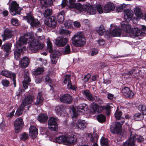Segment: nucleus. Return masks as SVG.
Returning <instances> with one entry per match:
<instances>
[{"mask_svg": "<svg viewBox=\"0 0 146 146\" xmlns=\"http://www.w3.org/2000/svg\"><path fill=\"white\" fill-rule=\"evenodd\" d=\"M96 30L99 35H103L104 33L106 31V30L105 29L103 25H102L97 27L96 29Z\"/></svg>", "mask_w": 146, "mask_h": 146, "instance_id": "c9c22d12", "label": "nucleus"}, {"mask_svg": "<svg viewBox=\"0 0 146 146\" xmlns=\"http://www.w3.org/2000/svg\"><path fill=\"white\" fill-rule=\"evenodd\" d=\"M19 137L21 140L25 141L28 139L29 138V135L26 133H24L21 134L19 136Z\"/></svg>", "mask_w": 146, "mask_h": 146, "instance_id": "09e8293b", "label": "nucleus"}, {"mask_svg": "<svg viewBox=\"0 0 146 146\" xmlns=\"http://www.w3.org/2000/svg\"><path fill=\"white\" fill-rule=\"evenodd\" d=\"M11 44L9 43H6L3 44L1 47V49L6 52L5 54L7 55L11 52Z\"/></svg>", "mask_w": 146, "mask_h": 146, "instance_id": "5701e85b", "label": "nucleus"}, {"mask_svg": "<svg viewBox=\"0 0 146 146\" xmlns=\"http://www.w3.org/2000/svg\"><path fill=\"white\" fill-rule=\"evenodd\" d=\"M96 9H97L99 13L100 14L102 13L104 11L103 10L101 5L100 4H98L96 5Z\"/></svg>", "mask_w": 146, "mask_h": 146, "instance_id": "864d4df0", "label": "nucleus"}, {"mask_svg": "<svg viewBox=\"0 0 146 146\" xmlns=\"http://www.w3.org/2000/svg\"><path fill=\"white\" fill-rule=\"evenodd\" d=\"M31 81V79L29 77V72L27 70L24 71V80L23 82L29 83Z\"/></svg>", "mask_w": 146, "mask_h": 146, "instance_id": "f704fd0d", "label": "nucleus"}, {"mask_svg": "<svg viewBox=\"0 0 146 146\" xmlns=\"http://www.w3.org/2000/svg\"><path fill=\"white\" fill-rule=\"evenodd\" d=\"M52 13V10L47 9L46 10L44 13V15L45 17H46L50 15Z\"/></svg>", "mask_w": 146, "mask_h": 146, "instance_id": "603ef678", "label": "nucleus"}, {"mask_svg": "<svg viewBox=\"0 0 146 146\" xmlns=\"http://www.w3.org/2000/svg\"><path fill=\"white\" fill-rule=\"evenodd\" d=\"M57 119L54 117H50L48 121V128L51 130L56 131L58 130Z\"/></svg>", "mask_w": 146, "mask_h": 146, "instance_id": "9b49d317", "label": "nucleus"}, {"mask_svg": "<svg viewBox=\"0 0 146 146\" xmlns=\"http://www.w3.org/2000/svg\"><path fill=\"white\" fill-rule=\"evenodd\" d=\"M48 119V115L46 114L41 113L38 115V120L40 123H43L46 122Z\"/></svg>", "mask_w": 146, "mask_h": 146, "instance_id": "a878e982", "label": "nucleus"}, {"mask_svg": "<svg viewBox=\"0 0 146 146\" xmlns=\"http://www.w3.org/2000/svg\"><path fill=\"white\" fill-rule=\"evenodd\" d=\"M90 75L89 74H88L86 75L84 78V81L85 82L88 81L90 78Z\"/></svg>", "mask_w": 146, "mask_h": 146, "instance_id": "e2e57ef3", "label": "nucleus"}, {"mask_svg": "<svg viewBox=\"0 0 146 146\" xmlns=\"http://www.w3.org/2000/svg\"><path fill=\"white\" fill-rule=\"evenodd\" d=\"M14 32L8 29H6L4 30V33L2 34L1 36L3 41L8 39L11 38L14 34Z\"/></svg>", "mask_w": 146, "mask_h": 146, "instance_id": "6ab92c4d", "label": "nucleus"}, {"mask_svg": "<svg viewBox=\"0 0 146 146\" xmlns=\"http://www.w3.org/2000/svg\"><path fill=\"white\" fill-rule=\"evenodd\" d=\"M142 115L139 113H135L134 116V119L136 121H140L142 119Z\"/></svg>", "mask_w": 146, "mask_h": 146, "instance_id": "49530a36", "label": "nucleus"}, {"mask_svg": "<svg viewBox=\"0 0 146 146\" xmlns=\"http://www.w3.org/2000/svg\"><path fill=\"white\" fill-rule=\"evenodd\" d=\"M45 24L52 28H54L57 24V21L54 16H51L46 19L45 21Z\"/></svg>", "mask_w": 146, "mask_h": 146, "instance_id": "f8f14e48", "label": "nucleus"}, {"mask_svg": "<svg viewBox=\"0 0 146 146\" xmlns=\"http://www.w3.org/2000/svg\"><path fill=\"white\" fill-rule=\"evenodd\" d=\"M63 108V106L62 105H60L56 106L55 108V110L57 114H58L59 113H60V115L62 114Z\"/></svg>", "mask_w": 146, "mask_h": 146, "instance_id": "c03bdc74", "label": "nucleus"}, {"mask_svg": "<svg viewBox=\"0 0 146 146\" xmlns=\"http://www.w3.org/2000/svg\"><path fill=\"white\" fill-rule=\"evenodd\" d=\"M101 145L103 146H108V140L107 138L102 137L100 140Z\"/></svg>", "mask_w": 146, "mask_h": 146, "instance_id": "a19ab883", "label": "nucleus"}, {"mask_svg": "<svg viewBox=\"0 0 146 146\" xmlns=\"http://www.w3.org/2000/svg\"><path fill=\"white\" fill-rule=\"evenodd\" d=\"M29 130V135L32 137H35L38 134V130L35 126H31Z\"/></svg>", "mask_w": 146, "mask_h": 146, "instance_id": "bb28decb", "label": "nucleus"}, {"mask_svg": "<svg viewBox=\"0 0 146 146\" xmlns=\"http://www.w3.org/2000/svg\"><path fill=\"white\" fill-rule=\"evenodd\" d=\"M85 12H86L89 15H93L96 12V8L94 6H88L86 5Z\"/></svg>", "mask_w": 146, "mask_h": 146, "instance_id": "4be33fe9", "label": "nucleus"}, {"mask_svg": "<svg viewBox=\"0 0 146 146\" xmlns=\"http://www.w3.org/2000/svg\"><path fill=\"white\" fill-rule=\"evenodd\" d=\"M82 92L88 100L92 101L94 100L95 98L88 90H84L82 91Z\"/></svg>", "mask_w": 146, "mask_h": 146, "instance_id": "c85d7f7f", "label": "nucleus"}, {"mask_svg": "<svg viewBox=\"0 0 146 146\" xmlns=\"http://www.w3.org/2000/svg\"><path fill=\"white\" fill-rule=\"evenodd\" d=\"M98 44L102 46L104 44L105 42L102 39H99L98 40Z\"/></svg>", "mask_w": 146, "mask_h": 146, "instance_id": "0e129e2a", "label": "nucleus"}, {"mask_svg": "<svg viewBox=\"0 0 146 146\" xmlns=\"http://www.w3.org/2000/svg\"><path fill=\"white\" fill-rule=\"evenodd\" d=\"M121 33V29L117 27L112 30L111 35L113 37L119 36H120Z\"/></svg>", "mask_w": 146, "mask_h": 146, "instance_id": "2f4dec72", "label": "nucleus"}, {"mask_svg": "<svg viewBox=\"0 0 146 146\" xmlns=\"http://www.w3.org/2000/svg\"><path fill=\"white\" fill-rule=\"evenodd\" d=\"M9 8L10 13L13 15H15L17 14H19L22 9V8L19 7V5L15 1L12 2Z\"/></svg>", "mask_w": 146, "mask_h": 146, "instance_id": "9d476101", "label": "nucleus"}, {"mask_svg": "<svg viewBox=\"0 0 146 146\" xmlns=\"http://www.w3.org/2000/svg\"><path fill=\"white\" fill-rule=\"evenodd\" d=\"M88 139L92 143L94 141V138L91 134H89L88 137Z\"/></svg>", "mask_w": 146, "mask_h": 146, "instance_id": "680f3d73", "label": "nucleus"}, {"mask_svg": "<svg viewBox=\"0 0 146 146\" xmlns=\"http://www.w3.org/2000/svg\"><path fill=\"white\" fill-rule=\"evenodd\" d=\"M72 124L73 127L74 128L83 129L86 128L87 123L84 120L79 119L76 124L73 123Z\"/></svg>", "mask_w": 146, "mask_h": 146, "instance_id": "2eb2a0df", "label": "nucleus"}, {"mask_svg": "<svg viewBox=\"0 0 146 146\" xmlns=\"http://www.w3.org/2000/svg\"><path fill=\"white\" fill-rule=\"evenodd\" d=\"M23 18L24 19L27 20V22L33 27H38L40 26V22L38 20L34 18L31 12L27 14V15L24 16Z\"/></svg>", "mask_w": 146, "mask_h": 146, "instance_id": "6e6552de", "label": "nucleus"}, {"mask_svg": "<svg viewBox=\"0 0 146 146\" xmlns=\"http://www.w3.org/2000/svg\"><path fill=\"white\" fill-rule=\"evenodd\" d=\"M68 40L67 38L63 37H58L54 40V43L57 46L62 47L65 46L67 43Z\"/></svg>", "mask_w": 146, "mask_h": 146, "instance_id": "4468645a", "label": "nucleus"}, {"mask_svg": "<svg viewBox=\"0 0 146 146\" xmlns=\"http://www.w3.org/2000/svg\"><path fill=\"white\" fill-rule=\"evenodd\" d=\"M72 44L75 46L81 47L86 43V39L82 32L76 33L72 38Z\"/></svg>", "mask_w": 146, "mask_h": 146, "instance_id": "39448f33", "label": "nucleus"}, {"mask_svg": "<svg viewBox=\"0 0 146 146\" xmlns=\"http://www.w3.org/2000/svg\"><path fill=\"white\" fill-rule=\"evenodd\" d=\"M70 46L69 45H67L65 48L64 53L65 54H68L70 53Z\"/></svg>", "mask_w": 146, "mask_h": 146, "instance_id": "5fc2aeb1", "label": "nucleus"}, {"mask_svg": "<svg viewBox=\"0 0 146 146\" xmlns=\"http://www.w3.org/2000/svg\"><path fill=\"white\" fill-rule=\"evenodd\" d=\"M44 71L43 67H38L33 71V73L34 75H37L43 73Z\"/></svg>", "mask_w": 146, "mask_h": 146, "instance_id": "4c0bfd02", "label": "nucleus"}, {"mask_svg": "<svg viewBox=\"0 0 146 146\" xmlns=\"http://www.w3.org/2000/svg\"><path fill=\"white\" fill-rule=\"evenodd\" d=\"M29 58L26 57L23 58L21 62V64L22 68H25L27 67L29 62Z\"/></svg>", "mask_w": 146, "mask_h": 146, "instance_id": "7c9ffc66", "label": "nucleus"}, {"mask_svg": "<svg viewBox=\"0 0 146 146\" xmlns=\"http://www.w3.org/2000/svg\"><path fill=\"white\" fill-rule=\"evenodd\" d=\"M70 78V75L68 74L66 75L63 82L65 84L68 83L67 86L68 88L74 90H76V87L75 86L72 85L71 83Z\"/></svg>", "mask_w": 146, "mask_h": 146, "instance_id": "412c9836", "label": "nucleus"}, {"mask_svg": "<svg viewBox=\"0 0 146 146\" xmlns=\"http://www.w3.org/2000/svg\"><path fill=\"white\" fill-rule=\"evenodd\" d=\"M12 24L14 25L17 26L18 24V20L15 19L13 18L11 20Z\"/></svg>", "mask_w": 146, "mask_h": 146, "instance_id": "13d9d810", "label": "nucleus"}, {"mask_svg": "<svg viewBox=\"0 0 146 146\" xmlns=\"http://www.w3.org/2000/svg\"><path fill=\"white\" fill-rule=\"evenodd\" d=\"M138 109L139 111H141L143 115H146V106L139 105L138 106Z\"/></svg>", "mask_w": 146, "mask_h": 146, "instance_id": "ea45409f", "label": "nucleus"}, {"mask_svg": "<svg viewBox=\"0 0 146 146\" xmlns=\"http://www.w3.org/2000/svg\"><path fill=\"white\" fill-rule=\"evenodd\" d=\"M70 2L73 1L74 0H69ZM68 3L67 0H62V2L61 3L62 6L63 7H65Z\"/></svg>", "mask_w": 146, "mask_h": 146, "instance_id": "4d7b16f0", "label": "nucleus"}, {"mask_svg": "<svg viewBox=\"0 0 146 146\" xmlns=\"http://www.w3.org/2000/svg\"><path fill=\"white\" fill-rule=\"evenodd\" d=\"M98 51L96 49H94L92 51V55L93 56L96 55L98 54Z\"/></svg>", "mask_w": 146, "mask_h": 146, "instance_id": "338daca9", "label": "nucleus"}, {"mask_svg": "<svg viewBox=\"0 0 146 146\" xmlns=\"http://www.w3.org/2000/svg\"><path fill=\"white\" fill-rule=\"evenodd\" d=\"M35 100V98L33 96L29 95L25 97L23 100L21 104L24 107L32 103Z\"/></svg>", "mask_w": 146, "mask_h": 146, "instance_id": "aec40b11", "label": "nucleus"}, {"mask_svg": "<svg viewBox=\"0 0 146 146\" xmlns=\"http://www.w3.org/2000/svg\"><path fill=\"white\" fill-rule=\"evenodd\" d=\"M72 6L79 11H84L86 5H82L79 3H76L73 4Z\"/></svg>", "mask_w": 146, "mask_h": 146, "instance_id": "cd10ccee", "label": "nucleus"}, {"mask_svg": "<svg viewBox=\"0 0 146 146\" xmlns=\"http://www.w3.org/2000/svg\"><path fill=\"white\" fill-rule=\"evenodd\" d=\"M41 3V7L42 9L47 7L52 3V0H40Z\"/></svg>", "mask_w": 146, "mask_h": 146, "instance_id": "393cba45", "label": "nucleus"}, {"mask_svg": "<svg viewBox=\"0 0 146 146\" xmlns=\"http://www.w3.org/2000/svg\"><path fill=\"white\" fill-rule=\"evenodd\" d=\"M134 12L135 15L138 18H141L143 17V15L139 8L136 7L135 8L134 10Z\"/></svg>", "mask_w": 146, "mask_h": 146, "instance_id": "e433bc0d", "label": "nucleus"}, {"mask_svg": "<svg viewBox=\"0 0 146 146\" xmlns=\"http://www.w3.org/2000/svg\"><path fill=\"white\" fill-rule=\"evenodd\" d=\"M124 19L126 22H129L132 19L133 13L132 11L127 9L124 11Z\"/></svg>", "mask_w": 146, "mask_h": 146, "instance_id": "dca6fc26", "label": "nucleus"}, {"mask_svg": "<svg viewBox=\"0 0 146 146\" xmlns=\"http://www.w3.org/2000/svg\"><path fill=\"white\" fill-rule=\"evenodd\" d=\"M141 29L142 30V31L140 30L141 33L142 32L144 33L146 35V26L143 25H142V26ZM142 35V33H141V36Z\"/></svg>", "mask_w": 146, "mask_h": 146, "instance_id": "774afa93", "label": "nucleus"}, {"mask_svg": "<svg viewBox=\"0 0 146 146\" xmlns=\"http://www.w3.org/2000/svg\"><path fill=\"white\" fill-rule=\"evenodd\" d=\"M24 123L23 119L21 117L17 118L14 123L15 132L18 133L20 131Z\"/></svg>", "mask_w": 146, "mask_h": 146, "instance_id": "ddd939ff", "label": "nucleus"}, {"mask_svg": "<svg viewBox=\"0 0 146 146\" xmlns=\"http://www.w3.org/2000/svg\"><path fill=\"white\" fill-rule=\"evenodd\" d=\"M97 119L99 122L103 123L105 121L106 117L104 115L101 114L98 115Z\"/></svg>", "mask_w": 146, "mask_h": 146, "instance_id": "a18cd8bd", "label": "nucleus"}, {"mask_svg": "<svg viewBox=\"0 0 146 146\" xmlns=\"http://www.w3.org/2000/svg\"><path fill=\"white\" fill-rule=\"evenodd\" d=\"M115 9V6L113 3L110 2V12L113 11Z\"/></svg>", "mask_w": 146, "mask_h": 146, "instance_id": "69168bd1", "label": "nucleus"}, {"mask_svg": "<svg viewBox=\"0 0 146 146\" xmlns=\"http://www.w3.org/2000/svg\"><path fill=\"white\" fill-rule=\"evenodd\" d=\"M129 22L122 21L121 24V27L123 31L126 32L130 36L136 40L140 38L138 37L141 35L140 30H137L136 31H134L133 28H131V25L129 24Z\"/></svg>", "mask_w": 146, "mask_h": 146, "instance_id": "7ed1b4c3", "label": "nucleus"}, {"mask_svg": "<svg viewBox=\"0 0 146 146\" xmlns=\"http://www.w3.org/2000/svg\"><path fill=\"white\" fill-rule=\"evenodd\" d=\"M66 142L68 143H74L76 141V136L73 135H70L67 137L65 136Z\"/></svg>", "mask_w": 146, "mask_h": 146, "instance_id": "b1692460", "label": "nucleus"}, {"mask_svg": "<svg viewBox=\"0 0 146 146\" xmlns=\"http://www.w3.org/2000/svg\"><path fill=\"white\" fill-rule=\"evenodd\" d=\"M47 44L48 50L49 52L50 53H52V52L53 50L51 42L50 41L48 40L47 41Z\"/></svg>", "mask_w": 146, "mask_h": 146, "instance_id": "3c124183", "label": "nucleus"}, {"mask_svg": "<svg viewBox=\"0 0 146 146\" xmlns=\"http://www.w3.org/2000/svg\"><path fill=\"white\" fill-rule=\"evenodd\" d=\"M24 107L21 104V106L19 107L16 111V113L15 115V116L16 117H18L21 115L24 110Z\"/></svg>", "mask_w": 146, "mask_h": 146, "instance_id": "58836bf2", "label": "nucleus"}, {"mask_svg": "<svg viewBox=\"0 0 146 146\" xmlns=\"http://www.w3.org/2000/svg\"><path fill=\"white\" fill-rule=\"evenodd\" d=\"M44 38L43 36H39L30 42L29 48L32 52L36 53L43 48L44 45L42 42Z\"/></svg>", "mask_w": 146, "mask_h": 146, "instance_id": "20e7f679", "label": "nucleus"}, {"mask_svg": "<svg viewBox=\"0 0 146 146\" xmlns=\"http://www.w3.org/2000/svg\"><path fill=\"white\" fill-rule=\"evenodd\" d=\"M131 130V129L129 130L131 133L130 137L128 140L125 142L123 146H135V141L136 139L138 142H141L143 140L142 136H139L136 138V135H133Z\"/></svg>", "mask_w": 146, "mask_h": 146, "instance_id": "423d86ee", "label": "nucleus"}, {"mask_svg": "<svg viewBox=\"0 0 146 146\" xmlns=\"http://www.w3.org/2000/svg\"><path fill=\"white\" fill-rule=\"evenodd\" d=\"M0 74L7 78H11L15 77V74L12 73L10 71L5 70H2L0 72Z\"/></svg>", "mask_w": 146, "mask_h": 146, "instance_id": "c756f323", "label": "nucleus"}, {"mask_svg": "<svg viewBox=\"0 0 146 146\" xmlns=\"http://www.w3.org/2000/svg\"><path fill=\"white\" fill-rule=\"evenodd\" d=\"M135 70V68H132L131 70L128 71V72L125 73V75H131L134 72Z\"/></svg>", "mask_w": 146, "mask_h": 146, "instance_id": "bf43d9fd", "label": "nucleus"}, {"mask_svg": "<svg viewBox=\"0 0 146 146\" xmlns=\"http://www.w3.org/2000/svg\"><path fill=\"white\" fill-rule=\"evenodd\" d=\"M110 2H108L107 4L104 5V12L105 13H107L110 12Z\"/></svg>", "mask_w": 146, "mask_h": 146, "instance_id": "8fccbe9b", "label": "nucleus"}, {"mask_svg": "<svg viewBox=\"0 0 146 146\" xmlns=\"http://www.w3.org/2000/svg\"><path fill=\"white\" fill-rule=\"evenodd\" d=\"M56 142L60 143L66 142L65 136L62 135L56 137L55 139Z\"/></svg>", "mask_w": 146, "mask_h": 146, "instance_id": "79ce46f5", "label": "nucleus"}, {"mask_svg": "<svg viewBox=\"0 0 146 146\" xmlns=\"http://www.w3.org/2000/svg\"><path fill=\"white\" fill-rule=\"evenodd\" d=\"M124 7L122 5L118 7L116 9V11L118 12H121L123 10Z\"/></svg>", "mask_w": 146, "mask_h": 146, "instance_id": "052dcab7", "label": "nucleus"}, {"mask_svg": "<svg viewBox=\"0 0 146 146\" xmlns=\"http://www.w3.org/2000/svg\"><path fill=\"white\" fill-rule=\"evenodd\" d=\"M88 106L85 104H83L79 105L75 108V111L72 110L73 116L72 118H76L78 115V113H83L84 111H86L88 110Z\"/></svg>", "mask_w": 146, "mask_h": 146, "instance_id": "1a4fd4ad", "label": "nucleus"}, {"mask_svg": "<svg viewBox=\"0 0 146 146\" xmlns=\"http://www.w3.org/2000/svg\"><path fill=\"white\" fill-rule=\"evenodd\" d=\"M71 32L68 30L64 29H61L59 31V33L60 35H70Z\"/></svg>", "mask_w": 146, "mask_h": 146, "instance_id": "de8ad7c7", "label": "nucleus"}, {"mask_svg": "<svg viewBox=\"0 0 146 146\" xmlns=\"http://www.w3.org/2000/svg\"><path fill=\"white\" fill-rule=\"evenodd\" d=\"M122 112L119 110V108L117 107V110L114 114L115 118L117 119L121 120V121L112 123L110 131L113 133L117 134H120L122 131V125L125 121V119L121 117Z\"/></svg>", "mask_w": 146, "mask_h": 146, "instance_id": "f257e3e1", "label": "nucleus"}, {"mask_svg": "<svg viewBox=\"0 0 146 146\" xmlns=\"http://www.w3.org/2000/svg\"><path fill=\"white\" fill-rule=\"evenodd\" d=\"M64 12L62 11L58 13L57 16V18L58 22L60 23H63L64 20Z\"/></svg>", "mask_w": 146, "mask_h": 146, "instance_id": "72a5a7b5", "label": "nucleus"}, {"mask_svg": "<svg viewBox=\"0 0 146 146\" xmlns=\"http://www.w3.org/2000/svg\"><path fill=\"white\" fill-rule=\"evenodd\" d=\"M121 92L123 95L126 98H131L134 95L133 92L128 87H125L122 89Z\"/></svg>", "mask_w": 146, "mask_h": 146, "instance_id": "a211bd4d", "label": "nucleus"}, {"mask_svg": "<svg viewBox=\"0 0 146 146\" xmlns=\"http://www.w3.org/2000/svg\"><path fill=\"white\" fill-rule=\"evenodd\" d=\"M33 35L29 33H27L24 34L23 36L20 37L19 40V42L17 43L18 46L20 48H18L14 52V58L16 60L20 56V53L23 50H25L26 47L22 45V44H25L27 42L29 43L32 39Z\"/></svg>", "mask_w": 146, "mask_h": 146, "instance_id": "f03ea898", "label": "nucleus"}, {"mask_svg": "<svg viewBox=\"0 0 146 146\" xmlns=\"http://www.w3.org/2000/svg\"><path fill=\"white\" fill-rule=\"evenodd\" d=\"M1 82L3 86L5 87H7L10 83L9 81L6 79L2 80Z\"/></svg>", "mask_w": 146, "mask_h": 146, "instance_id": "6e6d98bb", "label": "nucleus"}, {"mask_svg": "<svg viewBox=\"0 0 146 146\" xmlns=\"http://www.w3.org/2000/svg\"><path fill=\"white\" fill-rule=\"evenodd\" d=\"M44 99L42 96V93L39 92L38 93L36 100L35 102V104L36 105H40L42 104Z\"/></svg>", "mask_w": 146, "mask_h": 146, "instance_id": "473e14b6", "label": "nucleus"}, {"mask_svg": "<svg viewBox=\"0 0 146 146\" xmlns=\"http://www.w3.org/2000/svg\"><path fill=\"white\" fill-rule=\"evenodd\" d=\"M90 106L93 111L96 113H100L103 110H106L108 112V115L110 114V104H107L106 106H100L94 102L91 104Z\"/></svg>", "mask_w": 146, "mask_h": 146, "instance_id": "0eeeda50", "label": "nucleus"}, {"mask_svg": "<svg viewBox=\"0 0 146 146\" xmlns=\"http://www.w3.org/2000/svg\"><path fill=\"white\" fill-rule=\"evenodd\" d=\"M58 55H55L54 53L52 54L51 55V61L53 64H55L58 60Z\"/></svg>", "mask_w": 146, "mask_h": 146, "instance_id": "37998d69", "label": "nucleus"}, {"mask_svg": "<svg viewBox=\"0 0 146 146\" xmlns=\"http://www.w3.org/2000/svg\"><path fill=\"white\" fill-rule=\"evenodd\" d=\"M60 100L63 103L69 104L72 102V96L69 94H66L63 95L60 97Z\"/></svg>", "mask_w": 146, "mask_h": 146, "instance_id": "f3484780", "label": "nucleus"}]
</instances>
